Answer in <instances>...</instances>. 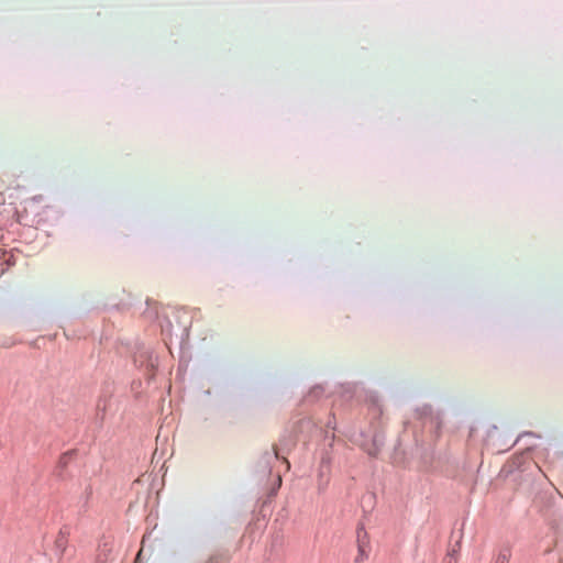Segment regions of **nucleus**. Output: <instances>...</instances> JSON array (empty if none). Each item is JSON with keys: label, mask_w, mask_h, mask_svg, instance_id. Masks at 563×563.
Here are the masks:
<instances>
[{"label": "nucleus", "mask_w": 563, "mask_h": 563, "mask_svg": "<svg viewBox=\"0 0 563 563\" xmlns=\"http://www.w3.org/2000/svg\"><path fill=\"white\" fill-rule=\"evenodd\" d=\"M357 554L354 559V563H363L365 562L371 552V542L368 533L364 528L357 529Z\"/></svg>", "instance_id": "1"}, {"label": "nucleus", "mask_w": 563, "mask_h": 563, "mask_svg": "<svg viewBox=\"0 0 563 563\" xmlns=\"http://www.w3.org/2000/svg\"><path fill=\"white\" fill-rule=\"evenodd\" d=\"M511 558V551L508 548L501 549L495 560V563H509Z\"/></svg>", "instance_id": "2"}, {"label": "nucleus", "mask_w": 563, "mask_h": 563, "mask_svg": "<svg viewBox=\"0 0 563 563\" xmlns=\"http://www.w3.org/2000/svg\"><path fill=\"white\" fill-rule=\"evenodd\" d=\"M68 540L65 536L59 534L55 541L56 548L60 551L63 554L67 549Z\"/></svg>", "instance_id": "3"}, {"label": "nucleus", "mask_w": 563, "mask_h": 563, "mask_svg": "<svg viewBox=\"0 0 563 563\" xmlns=\"http://www.w3.org/2000/svg\"><path fill=\"white\" fill-rule=\"evenodd\" d=\"M273 450H274V453H275V456L278 457V449L276 445L273 446Z\"/></svg>", "instance_id": "4"}]
</instances>
